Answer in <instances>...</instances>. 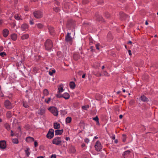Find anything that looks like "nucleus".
I'll return each mask as SVG.
<instances>
[{"mask_svg":"<svg viewBox=\"0 0 158 158\" xmlns=\"http://www.w3.org/2000/svg\"><path fill=\"white\" fill-rule=\"evenodd\" d=\"M45 46L46 50L51 49L53 47L52 41L48 39L45 43Z\"/></svg>","mask_w":158,"mask_h":158,"instance_id":"f257e3e1","label":"nucleus"},{"mask_svg":"<svg viewBox=\"0 0 158 158\" xmlns=\"http://www.w3.org/2000/svg\"><path fill=\"white\" fill-rule=\"evenodd\" d=\"M48 110H49L54 115L57 116L58 115V111L57 108L54 106L50 107Z\"/></svg>","mask_w":158,"mask_h":158,"instance_id":"f03ea898","label":"nucleus"},{"mask_svg":"<svg viewBox=\"0 0 158 158\" xmlns=\"http://www.w3.org/2000/svg\"><path fill=\"white\" fill-rule=\"evenodd\" d=\"M75 26V24L74 21L71 20L68 21L66 27L69 29L71 28H74Z\"/></svg>","mask_w":158,"mask_h":158,"instance_id":"7ed1b4c3","label":"nucleus"},{"mask_svg":"<svg viewBox=\"0 0 158 158\" xmlns=\"http://www.w3.org/2000/svg\"><path fill=\"white\" fill-rule=\"evenodd\" d=\"M33 15L37 19H40L43 17V12L39 11H37L34 12Z\"/></svg>","mask_w":158,"mask_h":158,"instance_id":"20e7f679","label":"nucleus"},{"mask_svg":"<svg viewBox=\"0 0 158 158\" xmlns=\"http://www.w3.org/2000/svg\"><path fill=\"white\" fill-rule=\"evenodd\" d=\"M54 130L53 129H50L47 135V138L49 139H51L54 136Z\"/></svg>","mask_w":158,"mask_h":158,"instance_id":"39448f33","label":"nucleus"},{"mask_svg":"<svg viewBox=\"0 0 158 158\" xmlns=\"http://www.w3.org/2000/svg\"><path fill=\"white\" fill-rule=\"evenodd\" d=\"M95 16L97 20L98 21L101 22H105V21L103 19L102 16L98 13H96L95 15Z\"/></svg>","mask_w":158,"mask_h":158,"instance_id":"423d86ee","label":"nucleus"},{"mask_svg":"<svg viewBox=\"0 0 158 158\" xmlns=\"http://www.w3.org/2000/svg\"><path fill=\"white\" fill-rule=\"evenodd\" d=\"M60 139L61 138L58 137L54 138L52 140V143L57 145L60 144L61 142Z\"/></svg>","mask_w":158,"mask_h":158,"instance_id":"0eeeda50","label":"nucleus"},{"mask_svg":"<svg viewBox=\"0 0 158 158\" xmlns=\"http://www.w3.org/2000/svg\"><path fill=\"white\" fill-rule=\"evenodd\" d=\"M95 148L96 150L97 151H100L102 149V146L100 143L99 141L97 142L95 145Z\"/></svg>","mask_w":158,"mask_h":158,"instance_id":"6e6552de","label":"nucleus"},{"mask_svg":"<svg viewBox=\"0 0 158 158\" xmlns=\"http://www.w3.org/2000/svg\"><path fill=\"white\" fill-rule=\"evenodd\" d=\"M4 105L5 107L8 109H12V108L11 103L8 100H6L5 101Z\"/></svg>","mask_w":158,"mask_h":158,"instance_id":"1a4fd4ad","label":"nucleus"},{"mask_svg":"<svg viewBox=\"0 0 158 158\" xmlns=\"http://www.w3.org/2000/svg\"><path fill=\"white\" fill-rule=\"evenodd\" d=\"M6 147V142L5 140L0 141V148L2 149H5Z\"/></svg>","mask_w":158,"mask_h":158,"instance_id":"9d476101","label":"nucleus"},{"mask_svg":"<svg viewBox=\"0 0 158 158\" xmlns=\"http://www.w3.org/2000/svg\"><path fill=\"white\" fill-rule=\"evenodd\" d=\"M70 33H68L65 37V41L67 42L71 41L72 40V38L70 36Z\"/></svg>","mask_w":158,"mask_h":158,"instance_id":"9b49d317","label":"nucleus"},{"mask_svg":"<svg viewBox=\"0 0 158 158\" xmlns=\"http://www.w3.org/2000/svg\"><path fill=\"white\" fill-rule=\"evenodd\" d=\"M120 19L121 20L124 19L127 17V15L123 12H120L119 13Z\"/></svg>","mask_w":158,"mask_h":158,"instance_id":"f8f14e48","label":"nucleus"},{"mask_svg":"<svg viewBox=\"0 0 158 158\" xmlns=\"http://www.w3.org/2000/svg\"><path fill=\"white\" fill-rule=\"evenodd\" d=\"M69 152L71 153H74L76 152V149L75 147L71 145L69 148Z\"/></svg>","mask_w":158,"mask_h":158,"instance_id":"ddd939ff","label":"nucleus"},{"mask_svg":"<svg viewBox=\"0 0 158 158\" xmlns=\"http://www.w3.org/2000/svg\"><path fill=\"white\" fill-rule=\"evenodd\" d=\"M26 141L27 142H32L34 141V139L33 138L28 136L27 137L26 139Z\"/></svg>","mask_w":158,"mask_h":158,"instance_id":"4468645a","label":"nucleus"},{"mask_svg":"<svg viewBox=\"0 0 158 158\" xmlns=\"http://www.w3.org/2000/svg\"><path fill=\"white\" fill-rule=\"evenodd\" d=\"M3 36L5 37H6L9 34V31L6 29H5L3 30Z\"/></svg>","mask_w":158,"mask_h":158,"instance_id":"2eb2a0df","label":"nucleus"},{"mask_svg":"<svg viewBox=\"0 0 158 158\" xmlns=\"http://www.w3.org/2000/svg\"><path fill=\"white\" fill-rule=\"evenodd\" d=\"M45 109L44 108H40L38 112V114L41 115H42L45 113Z\"/></svg>","mask_w":158,"mask_h":158,"instance_id":"dca6fc26","label":"nucleus"},{"mask_svg":"<svg viewBox=\"0 0 158 158\" xmlns=\"http://www.w3.org/2000/svg\"><path fill=\"white\" fill-rule=\"evenodd\" d=\"M63 130H57L55 131V135H61L63 132Z\"/></svg>","mask_w":158,"mask_h":158,"instance_id":"f3484780","label":"nucleus"},{"mask_svg":"<svg viewBox=\"0 0 158 158\" xmlns=\"http://www.w3.org/2000/svg\"><path fill=\"white\" fill-rule=\"evenodd\" d=\"M28 25L26 24H22L21 27L22 30L24 31L26 29L28 28Z\"/></svg>","mask_w":158,"mask_h":158,"instance_id":"a211bd4d","label":"nucleus"},{"mask_svg":"<svg viewBox=\"0 0 158 158\" xmlns=\"http://www.w3.org/2000/svg\"><path fill=\"white\" fill-rule=\"evenodd\" d=\"M62 97L66 99H68L69 98L70 96L68 93H65L62 95Z\"/></svg>","mask_w":158,"mask_h":158,"instance_id":"6ab92c4d","label":"nucleus"},{"mask_svg":"<svg viewBox=\"0 0 158 158\" xmlns=\"http://www.w3.org/2000/svg\"><path fill=\"white\" fill-rule=\"evenodd\" d=\"M54 128L55 129H58L60 128V124L57 123H54Z\"/></svg>","mask_w":158,"mask_h":158,"instance_id":"aec40b11","label":"nucleus"},{"mask_svg":"<svg viewBox=\"0 0 158 158\" xmlns=\"http://www.w3.org/2000/svg\"><path fill=\"white\" fill-rule=\"evenodd\" d=\"M141 100L143 102H147L148 101V98L143 95L140 97Z\"/></svg>","mask_w":158,"mask_h":158,"instance_id":"412c9836","label":"nucleus"},{"mask_svg":"<svg viewBox=\"0 0 158 158\" xmlns=\"http://www.w3.org/2000/svg\"><path fill=\"white\" fill-rule=\"evenodd\" d=\"M48 29L49 30L50 33L51 35H54V28L52 27H49Z\"/></svg>","mask_w":158,"mask_h":158,"instance_id":"4be33fe9","label":"nucleus"},{"mask_svg":"<svg viewBox=\"0 0 158 158\" xmlns=\"http://www.w3.org/2000/svg\"><path fill=\"white\" fill-rule=\"evenodd\" d=\"M11 38L13 40H16L17 39V36L16 34H13L11 35Z\"/></svg>","mask_w":158,"mask_h":158,"instance_id":"5701e85b","label":"nucleus"},{"mask_svg":"<svg viewBox=\"0 0 158 158\" xmlns=\"http://www.w3.org/2000/svg\"><path fill=\"white\" fill-rule=\"evenodd\" d=\"M70 87L72 89H74L75 87V85L74 82L73 81H71L69 83Z\"/></svg>","mask_w":158,"mask_h":158,"instance_id":"b1692460","label":"nucleus"},{"mask_svg":"<svg viewBox=\"0 0 158 158\" xmlns=\"http://www.w3.org/2000/svg\"><path fill=\"white\" fill-rule=\"evenodd\" d=\"M73 58L74 60H77L80 58V56L77 54L75 53L73 55Z\"/></svg>","mask_w":158,"mask_h":158,"instance_id":"393cba45","label":"nucleus"},{"mask_svg":"<svg viewBox=\"0 0 158 158\" xmlns=\"http://www.w3.org/2000/svg\"><path fill=\"white\" fill-rule=\"evenodd\" d=\"M62 86V85H60L59 87L58 88V93H60L64 91Z\"/></svg>","mask_w":158,"mask_h":158,"instance_id":"a878e982","label":"nucleus"},{"mask_svg":"<svg viewBox=\"0 0 158 158\" xmlns=\"http://www.w3.org/2000/svg\"><path fill=\"white\" fill-rule=\"evenodd\" d=\"M37 27L40 29H42L44 27V25L41 23H38L36 24Z\"/></svg>","mask_w":158,"mask_h":158,"instance_id":"bb28decb","label":"nucleus"},{"mask_svg":"<svg viewBox=\"0 0 158 158\" xmlns=\"http://www.w3.org/2000/svg\"><path fill=\"white\" fill-rule=\"evenodd\" d=\"M29 36V35L28 34H24L22 36L21 39L22 40H25L28 38Z\"/></svg>","mask_w":158,"mask_h":158,"instance_id":"cd10ccee","label":"nucleus"},{"mask_svg":"<svg viewBox=\"0 0 158 158\" xmlns=\"http://www.w3.org/2000/svg\"><path fill=\"white\" fill-rule=\"evenodd\" d=\"M29 148H26V150H25L26 155L27 156H28L30 154V152H29Z\"/></svg>","mask_w":158,"mask_h":158,"instance_id":"c85d7f7f","label":"nucleus"},{"mask_svg":"<svg viewBox=\"0 0 158 158\" xmlns=\"http://www.w3.org/2000/svg\"><path fill=\"white\" fill-rule=\"evenodd\" d=\"M12 142L15 144H17L19 143V141L17 139L15 138L12 139Z\"/></svg>","mask_w":158,"mask_h":158,"instance_id":"c756f323","label":"nucleus"},{"mask_svg":"<svg viewBox=\"0 0 158 158\" xmlns=\"http://www.w3.org/2000/svg\"><path fill=\"white\" fill-rule=\"evenodd\" d=\"M131 152V151L130 150H127L125 151L124 152V154H123V155L124 156V157H125V156L129 154Z\"/></svg>","mask_w":158,"mask_h":158,"instance_id":"7c9ffc66","label":"nucleus"},{"mask_svg":"<svg viewBox=\"0 0 158 158\" xmlns=\"http://www.w3.org/2000/svg\"><path fill=\"white\" fill-rule=\"evenodd\" d=\"M71 121V118L70 117H67L66 119V122L67 123H70Z\"/></svg>","mask_w":158,"mask_h":158,"instance_id":"2f4dec72","label":"nucleus"},{"mask_svg":"<svg viewBox=\"0 0 158 158\" xmlns=\"http://www.w3.org/2000/svg\"><path fill=\"white\" fill-rule=\"evenodd\" d=\"M6 116L8 118H10L11 117L12 115L10 111H8L7 112L6 114Z\"/></svg>","mask_w":158,"mask_h":158,"instance_id":"473e14b6","label":"nucleus"},{"mask_svg":"<svg viewBox=\"0 0 158 158\" xmlns=\"http://www.w3.org/2000/svg\"><path fill=\"white\" fill-rule=\"evenodd\" d=\"M5 128L8 130H9L10 129V126L7 123H6L5 124Z\"/></svg>","mask_w":158,"mask_h":158,"instance_id":"72a5a7b5","label":"nucleus"},{"mask_svg":"<svg viewBox=\"0 0 158 158\" xmlns=\"http://www.w3.org/2000/svg\"><path fill=\"white\" fill-rule=\"evenodd\" d=\"M43 93L44 95H47L49 94L48 90L46 89H44L43 91Z\"/></svg>","mask_w":158,"mask_h":158,"instance_id":"f704fd0d","label":"nucleus"},{"mask_svg":"<svg viewBox=\"0 0 158 158\" xmlns=\"http://www.w3.org/2000/svg\"><path fill=\"white\" fill-rule=\"evenodd\" d=\"M23 106L25 108H28L29 107V106L28 105L27 103L25 102H23Z\"/></svg>","mask_w":158,"mask_h":158,"instance_id":"c9c22d12","label":"nucleus"},{"mask_svg":"<svg viewBox=\"0 0 158 158\" xmlns=\"http://www.w3.org/2000/svg\"><path fill=\"white\" fill-rule=\"evenodd\" d=\"M53 9L56 12H58L60 11L59 8L58 7L54 8Z\"/></svg>","mask_w":158,"mask_h":158,"instance_id":"e433bc0d","label":"nucleus"},{"mask_svg":"<svg viewBox=\"0 0 158 158\" xmlns=\"http://www.w3.org/2000/svg\"><path fill=\"white\" fill-rule=\"evenodd\" d=\"M89 107V105H86V106H82V108L83 109L86 110Z\"/></svg>","mask_w":158,"mask_h":158,"instance_id":"4c0bfd02","label":"nucleus"},{"mask_svg":"<svg viewBox=\"0 0 158 158\" xmlns=\"http://www.w3.org/2000/svg\"><path fill=\"white\" fill-rule=\"evenodd\" d=\"M89 2V0H83L82 1V4H86L87 3H88Z\"/></svg>","mask_w":158,"mask_h":158,"instance_id":"58836bf2","label":"nucleus"},{"mask_svg":"<svg viewBox=\"0 0 158 158\" xmlns=\"http://www.w3.org/2000/svg\"><path fill=\"white\" fill-rule=\"evenodd\" d=\"M6 54L5 52H0V56L2 57H4V56H6Z\"/></svg>","mask_w":158,"mask_h":158,"instance_id":"ea45409f","label":"nucleus"},{"mask_svg":"<svg viewBox=\"0 0 158 158\" xmlns=\"http://www.w3.org/2000/svg\"><path fill=\"white\" fill-rule=\"evenodd\" d=\"M55 72L56 71L55 70H52V72H49V73L50 75H52L53 74L55 73Z\"/></svg>","mask_w":158,"mask_h":158,"instance_id":"a19ab883","label":"nucleus"},{"mask_svg":"<svg viewBox=\"0 0 158 158\" xmlns=\"http://www.w3.org/2000/svg\"><path fill=\"white\" fill-rule=\"evenodd\" d=\"M105 16L106 18H108L110 17V15L108 13H105Z\"/></svg>","mask_w":158,"mask_h":158,"instance_id":"79ce46f5","label":"nucleus"},{"mask_svg":"<svg viewBox=\"0 0 158 158\" xmlns=\"http://www.w3.org/2000/svg\"><path fill=\"white\" fill-rule=\"evenodd\" d=\"M15 18L17 20H19L20 19V17L17 14H16L15 15Z\"/></svg>","mask_w":158,"mask_h":158,"instance_id":"37998d69","label":"nucleus"},{"mask_svg":"<svg viewBox=\"0 0 158 158\" xmlns=\"http://www.w3.org/2000/svg\"><path fill=\"white\" fill-rule=\"evenodd\" d=\"M38 71V69L36 67L34 68L33 71L35 73H36Z\"/></svg>","mask_w":158,"mask_h":158,"instance_id":"c03bdc74","label":"nucleus"},{"mask_svg":"<svg viewBox=\"0 0 158 158\" xmlns=\"http://www.w3.org/2000/svg\"><path fill=\"white\" fill-rule=\"evenodd\" d=\"M93 119L96 122L99 120L98 117L97 116H96L95 117L93 118Z\"/></svg>","mask_w":158,"mask_h":158,"instance_id":"a18cd8bd","label":"nucleus"},{"mask_svg":"<svg viewBox=\"0 0 158 158\" xmlns=\"http://www.w3.org/2000/svg\"><path fill=\"white\" fill-rule=\"evenodd\" d=\"M34 146L35 147H36L38 146V143L36 141L34 142Z\"/></svg>","mask_w":158,"mask_h":158,"instance_id":"49530a36","label":"nucleus"},{"mask_svg":"<svg viewBox=\"0 0 158 158\" xmlns=\"http://www.w3.org/2000/svg\"><path fill=\"white\" fill-rule=\"evenodd\" d=\"M99 44H98L96 45V48L97 49H98V50L99 49Z\"/></svg>","mask_w":158,"mask_h":158,"instance_id":"de8ad7c7","label":"nucleus"},{"mask_svg":"<svg viewBox=\"0 0 158 158\" xmlns=\"http://www.w3.org/2000/svg\"><path fill=\"white\" fill-rule=\"evenodd\" d=\"M134 102V101L132 100L131 101L129 102V104L131 105H132Z\"/></svg>","mask_w":158,"mask_h":158,"instance_id":"09e8293b","label":"nucleus"},{"mask_svg":"<svg viewBox=\"0 0 158 158\" xmlns=\"http://www.w3.org/2000/svg\"><path fill=\"white\" fill-rule=\"evenodd\" d=\"M51 99V98H48V100L47 101H46V99H45V101L47 103H49V102L50 101Z\"/></svg>","mask_w":158,"mask_h":158,"instance_id":"8fccbe9b","label":"nucleus"},{"mask_svg":"<svg viewBox=\"0 0 158 158\" xmlns=\"http://www.w3.org/2000/svg\"><path fill=\"white\" fill-rule=\"evenodd\" d=\"M50 158H56V155L55 154L52 155Z\"/></svg>","mask_w":158,"mask_h":158,"instance_id":"3c124183","label":"nucleus"},{"mask_svg":"<svg viewBox=\"0 0 158 158\" xmlns=\"http://www.w3.org/2000/svg\"><path fill=\"white\" fill-rule=\"evenodd\" d=\"M56 96L58 98H60L62 97V95L57 94L56 95Z\"/></svg>","mask_w":158,"mask_h":158,"instance_id":"603ef678","label":"nucleus"},{"mask_svg":"<svg viewBox=\"0 0 158 158\" xmlns=\"http://www.w3.org/2000/svg\"><path fill=\"white\" fill-rule=\"evenodd\" d=\"M85 141L86 143H88L89 141V140L88 139H86L85 140Z\"/></svg>","mask_w":158,"mask_h":158,"instance_id":"864d4df0","label":"nucleus"},{"mask_svg":"<svg viewBox=\"0 0 158 158\" xmlns=\"http://www.w3.org/2000/svg\"><path fill=\"white\" fill-rule=\"evenodd\" d=\"M128 53H129V55L130 56H131L132 55V54L131 53V50H128Z\"/></svg>","mask_w":158,"mask_h":158,"instance_id":"5fc2aeb1","label":"nucleus"},{"mask_svg":"<svg viewBox=\"0 0 158 158\" xmlns=\"http://www.w3.org/2000/svg\"><path fill=\"white\" fill-rule=\"evenodd\" d=\"M30 23L31 24V25H32L34 24V23L33 21V20H31L30 21Z\"/></svg>","mask_w":158,"mask_h":158,"instance_id":"6e6d98bb","label":"nucleus"},{"mask_svg":"<svg viewBox=\"0 0 158 158\" xmlns=\"http://www.w3.org/2000/svg\"><path fill=\"white\" fill-rule=\"evenodd\" d=\"M14 135V134L13 133V131L11 130V136H13Z\"/></svg>","mask_w":158,"mask_h":158,"instance_id":"4d7b16f0","label":"nucleus"},{"mask_svg":"<svg viewBox=\"0 0 158 158\" xmlns=\"http://www.w3.org/2000/svg\"><path fill=\"white\" fill-rule=\"evenodd\" d=\"M3 49V48L2 46L0 47V52L2 51Z\"/></svg>","mask_w":158,"mask_h":158,"instance_id":"13d9d810","label":"nucleus"},{"mask_svg":"<svg viewBox=\"0 0 158 158\" xmlns=\"http://www.w3.org/2000/svg\"><path fill=\"white\" fill-rule=\"evenodd\" d=\"M85 74H84L82 76V78H84L85 77Z\"/></svg>","mask_w":158,"mask_h":158,"instance_id":"bf43d9fd","label":"nucleus"},{"mask_svg":"<svg viewBox=\"0 0 158 158\" xmlns=\"http://www.w3.org/2000/svg\"><path fill=\"white\" fill-rule=\"evenodd\" d=\"M123 117V116L122 115V114H121L119 115V118H120V119H121Z\"/></svg>","mask_w":158,"mask_h":158,"instance_id":"052dcab7","label":"nucleus"},{"mask_svg":"<svg viewBox=\"0 0 158 158\" xmlns=\"http://www.w3.org/2000/svg\"><path fill=\"white\" fill-rule=\"evenodd\" d=\"M96 122H97V124H98V125H100V124H99V120H98V121H97Z\"/></svg>","mask_w":158,"mask_h":158,"instance_id":"680f3d73","label":"nucleus"},{"mask_svg":"<svg viewBox=\"0 0 158 158\" xmlns=\"http://www.w3.org/2000/svg\"><path fill=\"white\" fill-rule=\"evenodd\" d=\"M18 2V0H15V4L17 3Z\"/></svg>","mask_w":158,"mask_h":158,"instance_id":"e2e57ef3","label":"nucleus"},{"mask_svg":"<svg viewBox=\"0 0 158 158\" xmlns=\"http://www.w3.org/2000/svg\"><path fill=\"white\" fill-rule=\"evenodd\" d=\"M114 135V136H112V139H115V137Z\"/></svg>","mask_w":158,"mask_h":158,"instance_id":"0e129e2a","label":"nucleus"},{"mask_svg":"<svg viewBox=\"0 0 158 158\" xmlns=\"http://www.w3.org/2000/svg\"><path fill=\"white\" fill-rule=\"evenodd\" d=\"M108 74V73H107V72H106V71H105V72L104 75H107Z\"/></svg>","mask_w":158,"mask_h":158,"instance_id":"69168bd1","label":"nucleus"},{"mask_svg":"<svg viewBox=\"0 0 158 158\" xmlns=\"http://www.w3.org/2000/svg\"><path fill=\"white\" fill-rule=\"evenodd\" d=\"M126 140V138L125 137L123 140V142H124Z\"/></svg>","mask_w":158,"mask_h":158,"instance_id":"338daca9","label":"nucleus"},{"mask_svg":"<svg viewBox=\"0 0 158 158\" xmlns=\"http://www.w3.org/2000/svg\"><path fill=\"white\" fill-rule=\"evenodd\" d=\"M37 158H44V157L42 156H40L38 157Z\"/></svg>","mask_w":158,"mask_h":158,"instance_id":"774afa93","label":"nucleus"}]
</instances>
